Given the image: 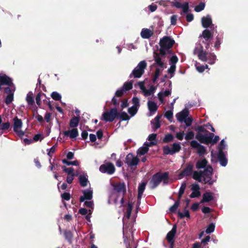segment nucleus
Here are the masks:
<instances>
[{"instance_id": "f257e3e1", "label": "nucleus", "mask_w": 248, "mask_h": 248, "mask_svg": "<svg viewBox=\"0 0 248 248\" xmlns=\"http://www.w3.org/2000/svg\"><path fill=\"white\" fill-rule=\"evenodd\" d=\"M124 243L126 248H136L133 240V226L131 223L124 224L123 220Z\"/></svg>"}, {"instance_id": "f03ea898", "label": "nucleus", "mask_w": 248, "mask_h": 248, "mask_svg": "<svg viewBox=\"0 0 248 248\" xmlns=\"http://www.w3.org/2000/svg\"><path fill=\"white\" fill-rule=\"evenodd\" d=\"M213 171H193L192 177L196 181L212 185L214 182L212 180Z\"/></svg>"}, {"instance_id": "7ed1b4c3", "label": "nucleus", "mask_w": 248, "mask_h": 248, "mask_svg": "<svg viewBox=\"0 0 248 248\" xmlns=\"http://www.w3.org/2000/svg\"><path fill=\"white\" fill-rule=\"evenodd\" d=\"M168 179L169 173L168 172L165 171L164 173H161L160 171H158L153 175L150 181V183L153 184L152 188H155L162 181L165 184L167 183Z\"/></svg>"}, {"instance_id": "20e7f679", "label": "nucleus", "mask_w": 248, "mask_h": 248, "mask_svg": "<svg viewBox=\"0 0 248 248\" xmlns=\"http://www.w3.org/2000/svg\"><path fill=\"white\" fill-rule=\"evenodd\" d=\"M146 67L147 62L145 61L140 62L130 74L129 78H140L144 74Z\"/></svg>"}, {"instance_id": "39448f33", "label": "nucleus", "mask_w": 248, "mask_h": 248, "mask_svg": "<svg viewBox=\"0 0 248 248\" xmlns=\"http://www.w3.org/2000/svg\"><path fill=\"white\" fill-rule=\"evenodd\" d=\"M118 112L117 108H111L108 111L104 112L101 117V120L106 122H112L115 118H118Z\"/></svg>"}, {"instance_id": "423d86ee", "label": "nucleus", "mask_w": 248, "mask_h": 248, "mask_svg": "<svg viewBox=\"0 0 248 248\" xmlns=\"http://www.w3.org/2000/svg\"><path fill=\"white\" fill-rule=\"evenodd\" d=\"M214 134L209 132L206 134H196L195 138L198 140L200 143L206 145L211 144L212 138H214Z\"/></svg>"}, {"instance_id": "0eeeda50", "label": "nucleus", "mask_w": 248, "mask_h": 248, "mask_svg": "<svg viewBox=\"0 0 248 248\" xmlns=\"http://www.w3.org/2000/svg\"><path fill=\"white\" fill-rule=\"evenodd\" d=\"M174 43V40L170 37L165 36L160 39L159 45L160 47H163L170 50L173 46Z\"/></svg>"}, {"instance_id": "6e6552de", "label": "nucleus", "mask_w": 248, "mask_h": 248, "mask_svg": "<svg viewBox=\"0 0 248 248\" xmlns=\"http://www.w3.org/2000/svg\"><path fill=\"white\" fill-rule=\"evenodd\" d=\"M13 130L20 137H22L25 135V132L20 129L22 126V122L21 119L16 117L14 120Z\"/></svg>"}, {"instance_id": "1a4fd4ad", "label": "nucleus", "mask_w": 248, "mask_h": 248, "mask_svg": "<svg viewBox=\"0 0 248 248\" xmlns=\"http://www.w3.org/2000/svg\"><path fill=\"white\" fill-rule=\"evenodd\" d=\"M181 150V146L179 143H174L172 145V148L169 146L163 147V154L164 155H173L178 152Z\"/></svg>"}, {"instance_id": "9d476101", "label": "nucleus", "mask_w": 248, "mask_h": 248, "mask_svg": "<svg viewBox=\"0 0 248 248\" xmlns=\"http://www.w3.org/2000/svg\"><path fill=\"white\" fill-rule=\"evenodd\" d=\"M139 162L138 157L132 153H129L125 157V163L130 167L137 166Z\"/></svg>"}, {"instance_id": "9b49d317", "label": "nucleus", "mask_w": 248, "mask_h": 248, "mask_svg": "<svg viewBox=\"0 0 248 248\" xmlns=\"http://www.w3.org/2000/svg\"><path fill=\"white\" fill-rule=\"evenodd\" d=\"M177 232L176 225L173 226L172 229L167 233L166 239L170 244V247L173 248L174 243V237Z\"/></svg>"}, {"instance_id": "f8f14e48", "label": "nucleus", "mask_w": 248, "mask_h": 248, "mask_svg": "<svg viewBox=\"0 0 248 248\" xmlns=\"http://www.w3.org/2000/svg\"><path fill=\"white\" fill-rule=\"evenodd\" d=\"M190 146L192 148L197 149V153L200 155H202L206 153V148L204 146L199 144L196 140H193L190 142Z\"/></svg>"}, {"instance_id": "ddd939ff", "label": "nucleus", "mask_w": 248, "mask_h": 248, "mask_svg": "<svg viewBox=\"0 0 248 248\" xmlns=\"http://www.w3.org/2000/svg\"><path fill=\"white\" fill-rule=\"evenodd\" d=\"M171 5L177 8H181L184 13H187L189 10V4L187 2H185L182 4L178 1L174 0L171 2Z\"/></svg>"}, {"instance_id": "4468645a", "label": "nucleus", "mask_w": 248, "mask_h": 248, "mask_svg": "<svg viewBox=\"0 0 248 248\" xmlns=\"http://www.w3.org/2000/svg\"><path fill=\"white\" fill-rule=\"evenodd\" d=\"M82 193L83 196H81L79 198V201L82 202L85 200H91L93 198V191L90 189H87L83 190Z\"/></svg>"}, {"instance_id": "2eb2a0df", "label": "nucleus", "mask_w": 248, "mask_h": 248, "mask_svg": "<svg viewBox=\"0 0 248 248\" xmlns=\"http://www.w3.org/2000/svg\"><path fill=\"white\" fill-rule=\"evenodd\" d=\"M200 186L199 185L194 184L191 185V189L192 191V193L190 195L191 198H194L199 197L201 195V192L200 191Z\"/></svg>"}, {"instance_id": "dca6fc26", "label": "nucleus", "mask_w": 248, "mask_h": 248, "mask_svg": "<svg viewBox=\"0 0 248 248\" xmlns=\"http://www.w3.org/2000/svg\"><path fill=\"white\" fill-rule=\"evenodd\" d=\"M202 26L204 28H208L210 26H213L212 24V20L209 15H207L206 16H203L202 18ZM212 28V27H211Z\"/></svg>"}, {"instance_id": "f3484780", "label": "nucleus", "mask_w": 248, "mask_h": 248, "mask_svg": "<svg viewBox=\"0 0 248 248\" xmlns=\"http://www.w3.org/2000/svg\"><path fill=\"white\" fill-rule=\"evenodd\" d=\"M213 37V32L208 29H205L200 35L199 38L202 37L204 40L203 41H210Z\"/></svg>"}, {"instance_id": "a211bd4d", "label": "nucleus", "mask_w": 248, "mask_h": 248, "mask_svg": "<svg viewBox=\"0 0 248 248\" xmlns=\"http://www.w3.org/2000/svg\"><path fill=\"white\" fill-rule=\"evenodd\" d=\"M0 85H7L11 86L13 85L12 79L5 74L1 76L0 78Z\"/></svg>"}, {"instance_id": "6ab92c4d", "label": "nucleus", "mask_w": 248, "mask_h": 248, "mask_svg": "<svg viewBox=\"0 0 248 248\" xmlns=\"http://www.w3.org/2000/svg\"><path fill=\"white\" fill-rule=\"evenodd\" d=\"M189 115V111L187 108H185L180 112L177 113L176 115L177 120L182 123Z\"/></svg>"}, {"instance_id": "aec40b11", "label": "nucleus", "mask_w": 248, "mask_h": 248, "mask_svg": "<svg viewBox=\"0 0 248 248\" xmlns=\"http://www.w3.org/2000/svg\"><path fill=\"white\" fill-rule=\"evenodd\" d=\"M63 135L66 137H69L71 139H76L78 135L77 128H73L71 130H67L63 132Z\"/></svg>"}, {"instance_id": "412c9836", "label": "nucleus", "mask_w": 248, "mask_h": 248, "mask_svg": "<svg viewBox=\"0 0 248 248\" xmlns=\"http://www.w3.org/2000/svg\"><path fill=\"white\" fill-rule=\"evenodd\" d=\"M208 53L203 50V46H201L200 49L198 50V56L200 60L203 62L207 61Z\"/></svg>"}, {"instance_id": "4be33fe9", "label": "nucleus", "mask_w": 248, "mask_h": 248, "mask_svg": "<svg viewBox=\"0 0 248 248\" xmlns=\"http://www.w3.org/2000/svg\"><path fill=\"white\" fill-rule=\"evenodd\" d=\"M114 190L119 193H122L123 196L126 193V188L124 183L116 184L114 186Z\"/></svg>"}, {"instance_id": "5701e85b", "label": "nucleus", "mask_w": 248, "mask_h": 248, "mask_svg": "<svg viewBox=\"0 0 248 248\" xmlns=\"http://www.w3.org/2000/svg\"><path fill=\"white\" fill-rule=\"evenodd\" d=\"M154 58L155 64H156L161 69H162V70H163L165 68V64L164 62L162 61L159 54H158V53H155Z\"/></svg>"}, {"instance_id": "b1692460", "label": "nucleus", "mask_w": 248, "mask_h": 248, "mask_svg": "<svg viewBox=\"0 0 248 248\" xmlns=\"http://www.w3.org/2000/svg\"><path fill=\"white\" fill-rule=\"evenodd\" d=\"M214 199L213 193L210 192H206L202 195V199L201 203L208 202Z\"/></svg>"}, {"instance_id": "393cba45", "label": "nucleus", "mask_w": 248, "mask_h": 248, "mask_svg": "<svg viewBox=\"0 0 248 248\" xmlns=\"http://www.w3.org/2000/svg\"><path fill=\"white\" fill-rule=\"evenodd\" d=\"M63 232L65 239L69 244H71L73 242L74 237L72 232L70 230H64Z\"/></svg>"}, {"instance_id": "a878e982", "label": "nucleus", "mask_w": 248, "mask_h": 248, "mask_svg": "<svg viewBox=\"0 0 248 248\" xmlns=\"http://www.w3.org/2000/svg\"><path fill=\"white\" fill-rule=\"evenodd\" d=\"M115 167L113 163L108 162L101 165L99 170H115Z\"/></svg>"}, {"instance_id": "bb28decb", "label": "nucleus", "mask_w": 248, "mask_h": 248, "mask_svg": "<svg viewBox=\"0 0 248 248\" xmlns=\"http://www.w3.org/2000/svg\"><path fill=\"white\" fill-rule=\"evenodd\" d=\"M153 35V32L148 29H143L140 32L141 37L144 39H149Z\"/></svg>"}, {"instance_id": "cd10ccee", "label": "nucleus", "mask_w": 248, "mask_h": 248, "mask_svg": "<svg viewBox=\"0 0 248 248\" xmlns=\"http://www.w3.org/2000/svg\"><path fill=\"white\" fill-rule=\"evenodd\" d=\"M207 161L206 159L204 158L201 160H199L196 163V168L198 169H204L203 170H209L208 169H205V167L207 164Z\"/></svg>"}, {"instance_id": "c85d7f7f", "label": "nucleus", "mask_w": 248, "mask_h": 248, "mask_svg": "<svg viewBox=\"0 0 248 248\" xmlns=\"http://www.w3.org/2000/svg\"><path fill=\"white\" fill-rule=\"evenodd\" d=\"M79 117L74 116L70 121L69 125L71 127L76 128L78 125Z\"/></svg>"}, {"instance_id": "c756f323", "label": "nucleus", "mask_w": 248, "mask_h": 248, "mask_svg": "<svg viewBox=\"0 0 248 248\" xmlns=\"http://www.w3.org/2000/svg\"><path fill=\"white\" fill-rule=\"evenodd\" d=\"M146 185V182H143L140 185H139L138 187V200H140L141 197L143 195V193L145 189V186Z\"/></svg>"}, {"instance_id": "7c9ffc66", "label": "nucleus", "mask_w": 248, "mask_h": 248, "mask_svg": "<svg viewBox=\"0 0 248 248\" xmlns=\"http://www.w3.org/2000/svg\"><path fill=\"white\" fill-rule=\"evenodd\" d=\"M207 126V125H204L203 126L198 125L194 129L197 132V134H206L207 133L208 134V133H209V132L204 128V126Z\"/></svg>"}, {"instance_id": "2f4dec72", "label": "nucleus", "mask_w": 248, "mask_h": 248, "mask_svg": "<svg viewBox=\"0 0 248 248\" xmlns=\"http://www.w3.org/2000/svg\"><path fill=\"white\" fill-rule=\"evenodd\" d=\"M148 109L151 112L156 111L158 108L156 104L153 101H148Z\"/></svg>"}, {"instance_id": "473e14b6", "label": "nucleus", "mask_w": 248, "mask_h": 248, "mask_svg": "<svg viewBox=\"0 0 248 248\" xmlns=\"http://www.w3.org/2000/svg\"><path fill=\"white\" fill-rule=\"evenodd\" d=\"M26 100L29 105L32 106L34 104L33 94L31 92H30L27 95Z\"/></svg>"}, {"instance_id": "72a5a7b5", "label": "nucleus", "mask_w": 248, "mask_h": 248, "mask_svg": "<svg viewBox=\"0 0 248 248\" xmlns=\"http://www.w3.org/2000/svg\"><path fill=\"white\" fill-rule=\"evenodd\" d=\"M156 90V87L151 85L149 89H146V88L143 91L144 95L145 96H148L153 94Z\"/></svg>"}, {"instance_id": "f704fd0d", "label": "nucleus", "mask_w": 248, "mask_h": 248, "mask_svg": "<svg viewBox=\"0 0 248 248\" xmlns=\"http://www.w3.org/2000/svg\"><path fill=\"white\" fill-rule=\"evenodd\" d=\"M133 209V203L132 202H128L127 203V207L126 209V212L125 213V217L129 219L131 215V212Z\"/></svg>"}, {"instance_id": "c9c22d12", "label": "nucleus", "mask_w": 248, "mask_h": 248, "mask_svg": "<svg viewBox=\"0 0 248 248\" xmlns=\"http://www.w3.org/2000/svg\"><path fill=\"white\" fill-rule=\"evenodd\" d=\"M223 39L222 35H218L216 38V42L215 43L214 45V47L216 49L218 50L219 49L220 45L221 44V41Z\"/></svg>"}, {"instance_id": "e433bc0d", "label": "nucleus", "mask_w": 248, "mask_h": 248, "mask_svg": "<svg viewBox=\"0 0 248 248\" xmlns=\"http://www.w3.org/2000/svg\"><path fill=\"white\" fill-rule=\"evenodd\" d=\"M133 88V82L132 81H130L128 82H125L123 87L121 88L123 90H124V92L128 91L132 89Z\"/></svg>"}, {"instance_id": "4c0bfd02", "label": "nucleus", "mask_w": 248, "mask_h": 248, "mask_svg": "<svg viewBox=\"0 0 248 248\" xmlns=\"http://www.w3.org/2000/svg\"><path fill=\"white\" fill-rule=\"evenodd\" d=\"M149 151V148L147 146H143L140 148L137 151V155L141 156L145 155Z\"/></svg>"}, {"instance_id": "58836bf2", "label": "nucleus", "mask_w": 248, "mask_h": 248, "mask_svg": "<svg viewBox=\"0 0 248 248\" xmlns=\"http://www.w3.org/2000/svg\"><path fill=\"white\" fill-rule=\"evenodd\" d=\"M79 181L81 186L85 187L87 185L88 179L84 175L79 176Z\"/></svg>"}, {"instance_id": "ea45409f", "label": "nucleus", "mask_w": 248, "mask_h": 248, "mask_svg": "<svg viewBox=\"0 0 248 248\" xmlns=\"http://www.w3.org/2000/svg\"><path fill=\"white\" fill-rule=\"evenodd\" d=\"M118 117L123 121H127L130 119L129 116L124 111H123L121 113L118 112Z\"/></svg>"}, {"instance_id": "a19ab883", "label": "nucleus", "mask_w": 248, "mask_h": 248, "mask_svg": "<svg viewBox=\"0 0 248 248\" xmlns=\"http://www.w3.org/2000/svg\"><path fill=\"white\" fill-rule=\"evenodd\" d=\"M186 186V182H184L182 184L181 186L179 189V191L178 192V200H180L183 194H184L185 189Z\"/></svg>"}, {"instance_id": "79ce46f5", "label": "nucleus", "mask_w": 248, "mask_h": 248, "mask_svg": "<svg viewBox=\"0 0 248 248\" xmlns=\"http://www.w3.org/2000/svg\"><path fill=\"white\" fill-rule=\"evenodd\" d=\"M205 6V2L201 1L198 5L195 6L194 10L197 12H200L204 10Z\"/></svg>"}, {"instance_id": "37998d69", "label": "nucleus", "mask_w": 248, "mask_h": 248, "mask_svg": "<svg viewBox=\"0 0 248 248\" xmlns=\"http://www.w3.org/2000/svg\"><path fill=\"white\" fill-rule=\"evenodd\" d=\"M173 139L174 136L171 134H167L165 136L163 140V142L164 143H169L173 141Z\"/></svg>"}, {"instance_id": "c03bdc74", "label": "nucleus", "mask_w": 248, "mask_h": 248, "mask_svg": "<svg viewBox=\"0 0 248 248\" xmlns=\"http://www.w3.org/2000/svg\"><path fill=\"white\" fill-rule=\"evenodd\" d=\"M67 174V176L66 178V182L70 184L73 182L74 180V176H75V174L73 173V171H66Z\"/></svg>"}, {"instance_id": "a18cd8bd", "label": "nucleus", "mask_w": 248, "mask_h": 248, "mask_svg": "<svg viewBox=\"0 0 248 248\" xmlns=\"http://www.w3.org/2000/svg\"><path fill=\"white\" fill-rule=\"evenodd\" d=\"M180 202L179 200H177L175 202L174 204L170 207V211L171 213H174L177 209L178 208V206H179Z\"/></svg>"}, {"instance_id": "49530a36", "label": "nucleus", "mask_w": 248, "mask_h": 248, "mask_svg": "<svg viewBox=\"0 0 248 248\" xmlns=\"http://www.w3.org/2000/svg\"><path fill=\"white\" fill-rule=\"evenodd\" d=\"M51 97L56 101H60L62 98L61 95L57 92H53L51 94Z\"/></svg>"}, {"instance_id": "de8ad7c7", "label": "nucleus", "mask_w": 248, "mask_h": 248, "mask_svg": "<svg viewBox=\"0 0 248 248\" xmlns=\"http://www.w3.org/2000/svg\"><path fill=\"white\" fill-rule=\"evenodd\" d=\"M159 52L158 53V54H159L160 56L161 57H164L167 54V52L168 51L169 53L171 51H170L169 49H167L166 48L163 47H160L159 50Z\"/></svg>"}, {"instance_id": "09e8293b", "label": "nucleus", "mask_w": 248, "mask_h": 248, "mask_svg": "<svg viewBox=\"0 0 248 248\" xmlns=\"http://www.w3.org/2000/svg\"><path fill=\"white\" fill-rule=\"evenodd\" d=\"M14 100V93L9 94L6 97L5 103L6 105H9Z\"/></svg>"}, {"instance_id": "8fccbe9b", "label": "nucleus", "mask_w": 248, "mask_h": 248, "mask_svg": "<svg viewBox=\"0 0 248 248\" xmlns=\"http://www.w3.org/2000/svg\"><path fill=\"white\" fill-rule=\"evenodd\" d=\"M138 109V108H136L135 106H132L128 108V112L131 115V116H133L137 113Z\"/></svg>"}, {"instance_id": "3c124183", "label": "nucleus", "mask_w": 248, "mask_h": 248, "mask_svg": "<svg viewBox=\"0 0 248 248\" xmlns=\"http://www.w3.org/2000/svg\"><path fill=\"white\" fill-rule=\"evenodd\" d=\"M178 214V216L181 218H184L185 217H190V215H189V211H188V210H186V209L185 210L184 213H182V212H179Z\"/></svg>"}, {"instance_id": "603ef678", "label": "nucleus", "mask_w": 248, "mask_h": 248, "mask_svg": "<svg viewBox=\"0 0 248 248\" xmlns=\"http://www.w3.org/2000/svg\"><path fill=\"white\" fill-rule=\"evenodd\" d=\"M216 59V56L214 53H209L207 55V60H209L211 61L209 62L210 64L214 63Z\"/></svg>"}, {"instance_id": "864d4df0", "label": "nucleus", "mask_w": 248, "mask_h": 248, "mask_svg": "<svg viewBox=\"0 0 248 248\" xmlns=\"http://www.w3.org/2000/svg\"><path fill=\"white\" fill-rule=\"evenodd\" d=\"M215 228V225H214V224L211 223L208 226V227L205 231V232H206V233H208V234L211 233L214 231Z\"/></svg>"}, {"instance_id": "5fc2aeb1", "label": "nucleus", "mask_w": 248, "mask_h": 248, "mask_svg": "<svg viewBox=\"0 0 248 248\" xmlns=\"http://www.w3.org/2000/svg\"><path fill=\"white\" fill-rule=\"evenodd\" d=\"M62 162L63 163L66 164L68 166H69L71 165H75V166L78 165V162L77 160L74 161H68L66 159H63Z\"/></svg>"}, {"instance_id": "6e6d98bb", "label": "nucleus", "mask_w": 248, "mask_h": 248, "mask_svg": "<svg viewBox=\"0 0 248 248\" xmlns=\"http://www.w3.org/2000/svg\"><path fill=\"white\" fill-rule=\"evenodd\" d=\"M61 198L62 200L69 201L71 198V195L68 192H64L61 194Z\"/></svg>"}, {"instance_id": "4d7b16f0", "label": "nucleus", "mask_w": 248, "mask_h": 248, "mask_svg": "<svg viewBox=\"0 0 248 248\" xmlns=\"http://www.w3.org/2000/svg\"><path fill=\"white\" fill-rule=\"evenodd\" d=\"M194 137V133L193 131H189L187 132L185 136V139L186 140H192Z\"/></svg>"}, {"instance_id": "13d9d810", "label": "nucleus", "mask_w": 248, "mask_h": 248, "mask_svg": "<svg viewBox=\"0 0 248 248\" xmlns=\"http://www.w3.org/2000/svg\"><path fill=\"white\" fill-rule=\"evenodd\" d=\"M10 124L8 122L7 123L2 124L0 125V129L2 130H6L10 128Z\"/></svg>"}, {"instance_id": "bf43d9fd", "label": "nucleus", "mask_w": 248, "mask_h": 248, "mask_svg": "<svg viewBox=\"0 0 248 248\" xmlns=\"http://www.w3.org/2000/svg\"><path fill=\"white\" fill-rule=\"evenodd\" d=\"M226 146V144L225 143V141L224 140H222L218 146V152L223 151L225 147Z\"/></svg>"}, {"instance_id": "052dcab7", "label": "nucleus", "mask_w": 248, "mask_h": 248, "mask_svg": "<svg viewBox=\"0 0 248 248\" xmlns=\"http://www.w3.org/2000/svg\"><path fill=\"white\" fill-rule=\"evenodd\" d=\"M132 103L133 104V106H135L136 108H138L140 106V100L137 97H134L132 98Z\"/></svg>"}, {"instance_id": "680f3d73", "label": "nucleus", "mask_w": 248, "mask_h": 248, "mask_svg": "<svg viewBox=\"0 0 248 248\" xmlns=\"http://www.w3.org/2000/svg\"><path fill=\"white\" fill-rule=\"evenodd\" d=\"M124 93V90H123L122 88H121L116 91L115 93V95L116 97H121L123 95Z\"/></svg>"}, {"instance_id": "e2e57ef3", "label": "nucleus", "mask_w": 248, "mask_h": 248, "mask_svg": "<svg viewBox=\"0 0 248 248\" xmlns=\"http://www.w3.org/2000/svg\"><path fill=\"white\" fill-rule=\"evenodd\" d=\"M193 119L191 117H186L185 121H183L186 125V126H189L191 125Z\"/></svg>"}, {"instance_id": "0e129e2a", "label": "nucleus", "mask_w": 248, "mask_h": 248, "mask_svg": "<svg viewBox=\"0 0 248 248\" xmlns=\"http://www.w3.org/2000/svg\"><path fill=\"white\" fill-rule=\"evenodd\" d=\"M165 117L169 120L172 118L173 113L171 110H168L165 114Z\"/></svg>"}, {"instance_id": "69168bd1", "label": "nucleus", "mask_w": 248, "mask_h": 248, "mask_svg": "<svg viewBox=\"0 0 248 248\" xmlns=\"http://www.w3.org/2000/svg\"><path fill=\"white\" fill-rule=\"evenodd\" d=\"M177 19V16L175 15H172L170 17L171 25H175L176 24Z\"/></svg>"}, {"instance_id": "338daca9", "label": "nucleus", "mask_w": 248, "mask_h": 248, "mask_svg": "<svg viewBox=\"0 0 248 248\" xmlns=\"http://www.w3.org/2000/svg\"><path fill=\"white\" fill-rule=\"evenodd\" d=\"M178 61V59L176 55H173L170 59V64L175 65Z\"/></svg>"}, {"instance_id": "774afa93", "label": "nucleus", "mask_w": 248, "mask_h": 248, "mask_svg": "<svg viewBox=\"0 0 248 248\" xmlns=\"http://www.w3.org/2000/svg\"><path fill=\"white\" fill-rule=\"evenodd\" d=\"M43 139L44 137H43L41 134H37L33 137L32 140L35 141H37L39 140H41Z\"/></svg>"}]
</instances>
